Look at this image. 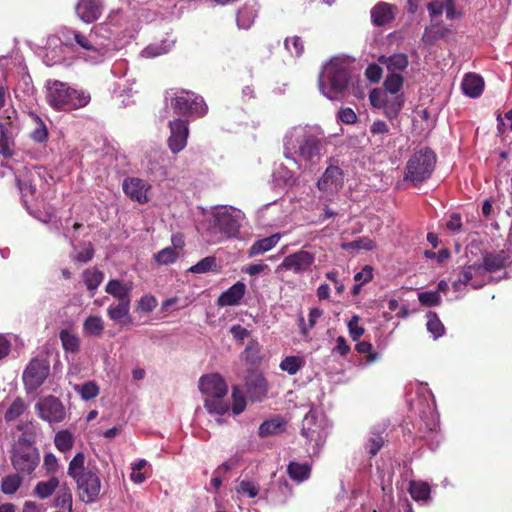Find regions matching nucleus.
<instances>
[{
	"label": "nucleus",
	"instance_id": "obj_1",
	"mask_svg": "<svg viewBox=\"0 0 512 512\" xmlns=\"http://www.w3.org/2000/svg\"><path fill=\"white\" fill-rule=\"evenodd\" d=\"M323 132L318 127H293L284 138V154L299 168L316 165L322 156Z\"/></svg>",
	"mask_w": 512,
	"mask_h": 512
},
{
	"label": "nucleus",
	"instance_id": "obj_2",
	"mask_svg": "<svg viewBox=\"0 0 512 512\" xmlns=\"http://www.w3.org/2000/svg\"><path fill=\"white\" fill-rule=\"evenodd\" d=\"M353 65L349 57H334L323 66L318 85L327 99L336 101L346 95L353 81Z\"/></svg>",
	"mask_w": 512,
	"mask_h": 512
},
{
	"label": "nucleus",
	"instance_id": "obj_3",
	"mask_svg": "<svg viewBox=\"0 0 512 512\" xmlns=\"http://www.w3.org/2000/svg\"><path fill=\"white\" fill-rule=\"evenodd\" d=\"M106 28L102 25L92 29L87 35L71 29H63L60 39L65 45L78 46L83 57L91 63L101 62L111 50L110 40L104 36Z\"/></svg>",
	"mask_w": 512,
	"mask_h": 512
},
{
	"label": "nucleus",
	"instance_id": "obj_4",
	"mask_svg": "<svg viewBox=\"0 0 512 512\" xmlns=\"http://www.w3.org/2000/svg\"><path fill=\"white\" fill-rule=\"evenodd\" d=\"M46 99L57 110H74L86 106L90 95L82 90L70 88L66 83L49 80L46 85Z\"/></svg>",
	"mask_w": 512,
	"mask_h": 512
},
{
	"label": "nucleus",
	"instance_id": "obj_5",
	"mask_svg": "<svg viewBox=\"0 0 512 512\" xmlns=\"http://www.w3.org/2000/svg\"><path fill=\"white\" fill-rule=\"evenodd\" d=\"M199 389L205 396L204 406L211 414L224 415L230 409L225 399L227 385L219 374L204 375L199 380Z\"/></svg>",
	"mask_w": 512,
	"mask_h": 512
},
{
	"label": "nucleus",
	"instance_id": "obj_6",
	"mask_svg": "<svg viewBox=\"0 0 512 512\" xmlns=\"http://www.w3.org/2000/svg\"><path fill=\"white\" fill-rule=\"evenodd\" d=\"M244 213L232 206L216 207L212 212V229L224 238L236 237L239 233Z\"/></svg>",
	"mask_w": 512,
	"mask_h": 512
},
{
	"label": "nucleus",
	"instance_id": "obj_7",
	"mask_svg": "<svg viewBox=\"0 0 512 512\" xmlns=\"http://www.w3.org/2000/svg\"><path fill=\"white\" fill-rule=\"evenodd\" d=\"M436 164V155L429 148H423L414 152L406 165L405 179L419 184L428 179Z\"/></svg>",
	"mask_w": 512,
	"mask_h": 512
},
{
	"label": "nucleus",
	"instance_id": "obj_8",
	"mask_svg": "<svg viewBox=\"0 0 512 512\" xmlns=\"http://www.w3.org/2000/svg\"><path fill=\"white\" fill-rule=\"evenodd\" d=\"M11 462L19 474L29 475L38 466L40 455L37 448L25 436H21L12 450Z\"/></svg>",
	"mask_w": 512,
	"mask_h": 512
},
{
	"label": "nucleus",
	"instance_id": "obj_9",
	"mask_svg": "<svg viewBox=\"0 0 512 512\" xmlns=\"http://www.w3.org/2000/svg\"><path fill=\"white\" fill-rule=\"evenodd\" d=\"M329 429L330 423L327 418L321 413L310 410L303 418L301 434L318 450L324 444Z\"/></svg>",
	"mask_w": 512,
	"mask_h": 512
},
{
	"label": "nucleus",
	"instance_id": "obj_10",
	"mask_svg": "<svg viewBox=\"0 0 512 512\" xmlns=\"http://www.w3.org/2000/svg\"><path fill=\"white\" fill-rule=\"evenodd\" d=\"M50 374L49 362L45 359H32L23 371L22 379L27 393L35 392Z\"/></svg>",
	"mask_w": 512,
	"mask_h": 512
},
{
	"label": "nucleus",
	"instance_id": "obj_11",
	"mask_svg": "<svg viewBox=\"0 0 512 512\" xmlns=\"http://www.w3.org/2000/svg\"><path fill=\"white\" fill-rule=\"evenodd\" d=\"M172 106L176 113L202 117L207 113V105L201 96L191 91H182L172 100Z\"/></svg>",
	"mask_w": 512,
	"mask_h": 512
},
{
	"label": "nucleus",
	"instance_id": "obj_12",
	"mask_svg": "<svg viewBox=\"0 0 512 512\" xmlns=\"http://www.w3.org/2000/svg\"><path fill=\"white\" fill-rule=\"evenodd\" d=\"M35 411L39 418L50 424L60 423L66 417L63 403L52 395L40 398L35 404Z\"/></svg>",
	"mask_w": 512,
	"mask_h": 512
},
{
	"label": "nucleus",
	"instance_id": "obj_13",
	"mask_svg": "<svg viewBox=\"0 0 512 512\" xmlns=\"http://www.w3.org/2000/svg\"><path fill=\"white\" fill-rule=\"evenodd\" d=\"M344 174L340 167L329 165L317 181V188L322 197L330 200L343 187Z\"/></svg>",
	"mask_w": 512,
	"mask_h": 512
},
{
	"label": "nucleus",
	"instance_id": "obj_14",
	"mask_svg": "<svg viewBox=\"0 0 512 512\" xmlns=\"http://www.w3.org/2000/svg\"><path fill=\"white\" fill-rule=\"evenodd\" d=\"M315 262V255L305 249L298 250L287 255L281 264L276 268V272L290 271L294 274H304L311 270Z\"/></svg>",
	"mask_w": 512,
	"mask_h": 512
},
{
	"label": "nucleus",
	"instance_id": "obj_15",
	"mask_svg": "<svg viewBox=\"0 0 512 512\" xmlns=\"http://www.w3.org/2000/svg\"><path fill=\"white\" fill-rule=\"evenodd\" d=\"M79 491V497L84 503H94L101 491V480L92 470L74 478Z\"/></svg>",
	"mask_w": 512,
	"mask_h": 512
},
{
	"label": "nucleus",
	"instance_id": "obj_16",
	"mask_svg": "<svg viewBox=\"0 0 512 512\" xmlns=\"http://www.w3.org/2000/svg\"><path fill=\"white\" fill-rule=\"evenodd\" d=\"M486 283V277L483 268L479 264L464 267L459 273V277L452 283L455 291H460L462 286L470 285L473 289H479Z\"/></svg>",
	"mask_w": 512,
	"mask_h": 512
},
{
	"label": "nucleus",
	"instance_id": "obj_17",
	"mask_svg": "<svg viewBox=\"0 0 512 512\" xmlns=\"http://www.w3.org/2000/svg\"><path fill=\"white\" fill-rule=\"evenodd\" d=\"M170 136L168 138V147L172 153L176 154L182 151L187 145L189 135L188 122L182 119H176L169 122Z\"/></svg>",
	"mask_w": 512,
	"mask_h": 512
},
{
	"label": "nucleus",
	"instance_id": "obj_18",
	"mask_svg": "<svg viewBox=\"0 0 512 512\" xmlns=\"http://www.w3.org/2000/svg\"><path fill=\"white\" fill-rule=\"evenodd\" d=\"M103 8L102 0H79L75 11L80 20L89 24L100 18Z\"/></svg>",
	"mask_w": 512,
	"mask_h": 512
},
{
	"label": "nucleus",
	"instance_id": "obj_19",
	"mask_svg": "<svg viewBox=\"0 0 512 512\" xmlns=\"http://www.w3.org/2000/svg\"><path fill=\"white\" fill-rule=\"evenodd\" d=\"M122 186L124 193L132 200L141 204L148 202L147 192L150 186L146 181L134 177L126 178Z\"/></svg>",
	"mask_w": 512,
	"mask_h": 512
},
{
	"label": "nucleus",
	"instance_id": "obj_20",
	"mask_svg": "<svg viewBox=\"0 0 512 512\" xmlns=\"http://www.w3.org/2000/svg\"><path fill=\"white\" fill-rule=\"evenodd\" d=\"M427 9L432 21H436V18L443 13H445L446 17L450 20L460 15V13L456 11L453 0H433L428 3Z\"/></svg>",
	"mask_w": 512,
	"mask_h": 512
},
{
	"label": "nucleus",
	"instance_id": "obj_21",
	"mask_svg": "<svg viewBox=\"0 0 512 512\" xmlns=\"http://www.w3.org/2000/svg\"><path fill=\"white\" fill-rule=\"evenodd\" d=\"M510 262L511 258L509 253L502 250L497 253H490L485 255L483 263L479 265L481 268H483V273L486 276V273L500 270Z\"/></svg>",
	"mask_w": 512,
	"mask_h": 512
},
{
	"label": "nucleus",
	"instance_id": "obj_22",
	"mask_svg": "<svg viewBox=\"0 0 512 512\" xmlns=\"http://www.w3.org/2000/svg\"><path fill=\"white\" fill-rule=\"evenodd\" d=\"M246 292V286L243 282H237L226 291H224L218 298V306H235L238 305Z\"/></svg>",
	"mask_w": 512,
	"mask_h": 512
},
{
	"label": "nucleus",
	"instance_id": "obj_23",
	"mask_svg": "<svg viewBox=\"0 0 512 512\" xmlns=\"http://www.w3.org/2000/svg\"><path fill=\"white\" fill-rule=\"evenodd\" d=\"M130 306L131 300H120L108 307L107 315L112 321L125 325L131 321Z\"/></svg>",
	"mask_w": 512,
	"mask_h": 512
},
{
	"label": "nucleus",
	"instance_id": "obj_24",
	"mask_svg": "<svg viewBox=\"0 0 512 512\" xmlns=\"http://www.w3.org/2000/svg\"><path fill=\"white\" fill-rule=\"evenodd\" d=\"M461 88L466 96L470 98H478L483 92L484 80L477 74H466L462 81Z\"/></svg>",
	"mask_w": 512,
	"mask_h": 512
},
{
	"label": "nucleus",
	"instance_id": "obj_25",
	"mask_svg": "<svg viewBox=\"0 0 512 512\" xmlns=\"http://www.w3.org/2000/svg\"><path fill=\"white\" fill-rule=\"evenodd\" d=\"M133 290V283H123L117 279L108 281L105 287L106 293L120 300H131V292Z\"/></svg>",
	"mask_w": 512,
	"mask_h": 512
},
{
	"label": "nucleus",
	"instance_id": "obj_26",
	"mask_svg": "<svg viewBox=\"0 0 512 512\" xmlns=\"http://www.w3.org/2000/svg\"><path fill=\"white\" fill-rule=\"evenodd\" d=\"M421 390H423V394L426 393L427 394V411L426 410H423L421 412V417L424 419L425 417L428 418L427 422H426V427L428 430L430 431H433L437 428L438 426V414L436 412V401H435V397L434 395L432 394V392L427 389L425 386L421 387Z\"/></svg>",
	"mask_w": 512,
	"mask_h": 512
},
{
	"label": "nucleus",
	"instance_id": "obj_27",
	"mask_svg": "<svg viewBox=\"0 0 512 512\" xmlns=\"http://www.w3.org/2000/svg\"><path fill=\"white\" fill-rule=\"evenodd\" d=\"M281 237L282 235L280 233H275L269 237L255 241L248 249V256L255 257L270 251L279 243Z\"/></svg>",
	"mask_w": 512,
	"mask_h": 512
},
{
	"label": "nucleus",
	"instance_id": "obj_28",
	"mask_svg": "<svg viewBox=\"0 0 512 512\" xmlns=\"http://www.w3.org/2000/svg\"><path fill=\"white\" fill-rule=\"evenodd\" d=\"M176 40L174 38H166L160 42L151 43L141 51L143 58H155L167 54L174 47Z\"/></svg>",
	"mask_w": 512,
	"mask_h": 512
},
{
	"label": "nucleus",
	"instance_id": "obj_29",
	"mask_svg": "<svg viewBox=\"0 0 512 512\" xmlns=\"http://www.w3.org/2000/svg\"><path fill=\"white\" fill-rule=\"evenodd\" d=\"M247 389L252 401H261L268 391L267 381L262 375H255L248 380Z\"/></svg>",
	"mask_w": 512,
	"mask_h": 512
},
{
	"label": "nucleus",
	"instance_id": "obj_30",
	"mask_svg": "<svg viewBox=\"0 0 512 512\" xmlns=\"http://www.w3.org/2000/svg\"><path fill=\"white\" fill-rule=\"evenodd\" d=\"M371 19L376 26L389 23L394 19L393 6L384 2L378 3L371 10Z\"/></svg>",
	"mask_w": 512,
	"mask_h": 512
},
{
	"label": "nucleus",
	"instance_id": "obj_31",
	"mask_svg": "<svg viewBox=\"0 0 512 512\" xmlns=\"http://www.w3.org/2000/svg\"><path fill=\"white\" fill-rule=\"evenodd\" d=\"M258 8L255 4L252 5H244L237 14V26L240 29H249L257 17Z\"/></svg>",
	"mask_w": 512,
	"mask_h": 512
},
{
	"label": "nucleus",
	"instance_id": "obj_32",
	"mask_svg": "<svg viewBox=\"0 0 512 512\" xmlns=\"http://www.w3.org/2000/svg\"><path fill=\"white\" fill-rule=\"evenodd\" d=\"M379 62L386 65L390 73L400 74L408 66V58L405 54H395L389 57L381 56Z\"/></svg>",
	"mask_w": 512,
	"mask_h": 512
},
{
	"label": "nucleus",
	"instance_id": "obj_33",
	"mask_svg": "<svg viewBox=\"0 0 512 512\" xmlns=\"http://www.w3.org/2000/svg\"><path fill=\"white\" fill-rule=\"evenodd\" d=\"M59 338L65 353L76 354L80 350V338L67 329H62Z\"/></svg>",
	"mask_w": 512,
	"mask_h": 512
},
{
	"label": "nucleus",
	"instance_id": "obj_34",
	"mask_svg": "<svg viewBox=\"0 0 512 512\" xmlns=\"http://www.w3.org/2000/svg\"><path fill=\"white\" fill-rule=\"evenodd\" d=\"M104 330V321L100 316L90 315L83 322V332L88 336H100Z\"/></svg>",
	"mask_w": 512,
	"mask_h": 512
},
{
	"label": "nucleus",
	"instance_id": "obj_35",
	"mask_svg": "<svg viewBox=\"0 0 512 512\" xmlns=\"http://www.w3.org/2000/svg\"><path fill=\"white\" fill-rule=\"evenodd\" d=\"M59 486V480L57 477H51L47 481H40L34 488V494L40 499H46L50 497Z\"/></svg>",
	"mask_w": 512,
	"mask_h": 512
},
{
	"label": "nucleus",
	"instance_id": "obj_36",
	"mask_svg": "<svg viewBox=\"0 0 512 512\" xmlns=\"http://www.w3.org/2000/svg\"><path fill=\"white\" fill-rule=\"evenodd\" d=\"M305 366V360L300 356H286L279 365V368L289 375L297 374Z\"/></svg>",
	"mask_w": 512,
	"mask_h": 512
},
{
	"label": "nucleus",
	"instance_id": "obj_37",
	"mask_svg": "<svg viewBox=\"0 0 512 512\" xmlns=\"http://www.w3.org/2000/svg\"><path fill=\"white\" fill-rule=\"evenodd\" d=\"M30 117L34 124V128L30 133V137L34 141L39 143L46 141L48 138V131L46 125L37 114L31 113Z\"/></svg>",
	"mask_w": 512,
	"mask_h": 512
},
{
	"label": "nucleus",
	"instance_id": "obj_38",
	"mask_svg": "<svg viewBox=\"0 0 512 512\" xmlns=\"http://www.w3.org/2000/svg\"><path fill=\"white\" fill-rule=\"evenodd\" d=\"M310 466L306 463L291 462L288 465L287 472L291 479L301 482L310 475Z\"/></svg>",
	"mask_w": 512,
	"mask_h": 512
},
{
	"label": "nucleus",
	"instance_id": "obj_39",
	"mask_svg": "<svg viewBox=\"0 0 512 512\" xmlns=\"http://www.w3.org/2000/svg\"><path fill=\"white\" fill-rule=\"evenodd\" d=\"M409 492L415 501H427L430 496V487L425 482H410Z\"/></svg>",
	"mask_w": 512,
	"mask_h": 512
},
{
	"label": "nucleus",
	"instance_id": "obj_40",
	"mask_svg": "<svg viewBox=\"0 0 512 512\" xmlns=\"http://www.w3.org/2000/svg\"><path fill=\"white\" fill-rule=\"evenodd\" d=\"M103 273L95 268L87 269L83 272V280L88 290L94 292L97 290L103 280Z\"/></svg>",
	"mask_w": 512,
	"mask_h": 512
},
{
	"label": "nucleus",
	"instance_id": "obj_41",
	"mask_svg": "<svg viewBox=\"0 0 512 512\" xmlns=\"http://www.w3.org/2000/svg\"><path fill=\"white\" fill-rule=\"evenodd\" d=\"M55 506L67 509L68 512H72V493L71 490L66 486H60L55 497Z\"/></svg>",
	"mask_w": 512,
	"mask_h": 512
},
{
	"label": "nucleus",
	"instance_id": "obj_42",
	"mask_svg": "<svg viewBox=\"0 0 512 512\" xmlns=\"http://www.w3.org/2000/svg\"><path fill=\"white\" fill-rule=\"evenodd\" d=\"M54 443L61 452H67L72 449L74 437L68 430H62L56 433Z\"/></svg>",
	"mask_w": 512,
	"mask_h": 512
},
{
	"label": "nucleus",
	"instance_id": "obj_43",
	"mask_svg": "<svg viewBox=\"0 0 512 512\" xmlns=\"http://www.w3.org/2000/svg\"><path fill=\"white\" fill-rule=\"evenodd\" d=\"M84 463L85 455L82 452L77 453L69 463L68 475L74 479L82 473L90 471L89 469H85Z\"/></svg>",
	"mask_w": 512,
	"mask_h": 512
},
{
	"label": "nucleus",
	"instance_id": "obj_44",
	"mask_svg": "<svg viewBox=\"0 0 512 512\" xmlns=\"http://www.w3.org/2000/svg\"><path fill=\"white\" fill-rule=\"evenodd\" d=\"M217 267L216 258L208 256L191 266L188 271L194 274H204L207 272L215 271Z\"/></svg>",
	"mask_w": 512,
	"mask_h": 512
},
{
	"label": "nucleus",
	"instance_id": "obj_45",
	"mask_svg": "<svg viewBox=\"0 0 512 512\" xmlns=\"http://www.w3.org/2000/svg\"><path fill=\"white\" fill-rule=\"evenodd\" d=\"M402 86L403 77L398 73H390L384 81L385 93L390 95L398 94Z\"/></svg>",
	"mask_w": 512,
	"mask_h": 512
},
{
	"label": "nucleus",
	"instance_id": "obj_46",
	"mask_svg": "<svg viewBox=\"0 0 512 512\" xmlns=\"http://www.w3.org/2000/svg\"><path fill=\"white\" fill-rule=\"evenodd\" d=\"M26 408L27 407H26L24 400L21 398H16L11 403V405L9 406L7 411L5 412V414H4L5 420L6 421L16 420L18 417H20L24 413Z\"/></svg>",
	"mask_w": 512,
	"mask_h": 512
},
{
	"label": "nucleus",
	"instance_id": "obj_47",
	"mask_svg": "<svg viewBox=\"0 0 512 512\" xmlns=\"http://www.w3.org/2000/svg\"><path fill=\"white\" fill-rule=\"evenodd\" d=\"M283 421L281 419H271L263 422L259 427L260 436L275 435L282 431Z\"/></svg>",
	"mask_w": 512,
	"mask_h": 512
},
{
	"label": "nucleus",
	"instance_id": "obj_48",
	"mask_svg": "<svg viewBox=\"0 0 512 512\" xmlns=\"http://www.w3.org/2000/svg\"><path fill=\"white\" fill-rule=\"evenodd\" d=\"M22 483V477L18 474L8 475L1 482V489L4 494H14Z\"/></svg>",
	"mask_w": 512,
	"mask_h": 512
},
{
	"label": "nucleus",
	"instance_id": "obj_49",
	"mask_svg": "<svg viewBox=\"0 0 512 512\" xmlns=\"http://www.w3.org/2000/svg\"><path fill=\"white\" fill-rule=\"evenodd\" d=\"M388 95H389L388 103L386 104L384 110H385V114L388 117L393 118V117L397 116V114L401 110L403 103H404V99H403L402 95H399V94H395V95L388 94Z\"/></svg>",
	"mask_w": 512,
	"mask_h": 512
},
{
	"label": "nucleus",
	"instance_id": "obj_50",
	"mask_svg": "<svg viewBox=\"0 0 512 512\" xmlns=\"http://www.w3.org/2000/svg\"><path fill=\"white\" fill-rule=\"evenodd\" d=\"M374 248L375 242L368 237H361L342 244V249L344 250H373Z\"/></svg>",
	"mask_w": 512,
	"mask_h": 512
},
{
	"label": "nucleus",
	"instance_id": "obj_51",
	"mask_svg": "<svg viewBox=\"0 0 512 512\" xmlns=\"http://www.w3.org/2000/svg\"><path fill=\"white\" fill-rule=\"evenodd\" d=\"M427 329L434 338H439L444 334V326L434 312L427 314Z\"/></svg>",
	"mask_w": 512,
	"mask_h": 512
},
{
	"label": "nucleus",
	"instance_id": "obj_52",
	"mask_svg": "<svg viewBox=\"0 0 512 512\" xmlns=\"http://www.w3.org/2000/svg\"><path fill=\"white\" fill-rule=\"evenodd\" d=\"M178 258V253L174 248L166 247L154 255L155 261L160 265L174 263Z\"/></svg>",
	"mask_w": 512,
	"mask_h": 512
},
{
	"label": "nucleus",
	"instance_id": "obj_53",
	"mask_svg": "<svg viewBox=\"0 0 512 512\" xmlns=\"http://www.w3.org/2000/svg\"><path fill=\"white\" fill-rule=\"evenodd\" d=\"M75 391H77L84 400H91L99 394L98 386L92 381L86 382L83 385H76Z\"/></svg>",
	"mask_w": 512,
	"mask_h": 512
},
{
	"label": "nucleus",
	"instance_id": "obj_54",
	"mask_svg": "<svg viewBox=\"0 0 512 512\" xmlns=\"http://www.w3.org/2000/svg\"><path fill=\"white\" fill-rule=\"evenodd\" d=\"M284 45H285L286 50L292 56H295V57L301 56L304 51L303 41L298 36L286 38Z\"/></svg>",
	"mask_w": 512,
	"mask_h": 512
},
{
	"label": "nucleus",
	"instance_id": "obj_55",
	"mask_svg": "<svg viewBox=\"0 0 512 512\" xmlns=\"http://www.w3.org/2000/svg\"><path fill=\"white\" fill-rule=\"evenodd\" d=\"M157 306V299L151 295V294H146V295H143L138 303H137V307H136V310L138 312H142V313H150L152 312Z\"/></svg>",
	"mask_w": 512,
	"mask_h": 512
},
{
	"label": "nucleus",
	"instance_id": "obj_56",
	"mask_svg": "<svg viewBox=\"0 0 512 512\" xmlns=\"http://www.w3.org/2000/svg\"><path fill=\"white\" fill-rule=\"evenodd\" d=\"M232 412L235 415H239L242 413L246 408V399L244 397V394L242 391L238 388H233L232 391Z\"/></svg>",
	"mask_w": 512,
	"mask_h": 512
},
{
	"label": "nucleus",
	"instance_id": "obj_57",
	"mask_svg": "<svg viewBox=\"0 0 512 512\" xmlns=\"http://www.w3.org/2000/svg\"><path fill=\"white\" fill-rule=\"evenodd\" d=\"M418 299L422 305L432 307L441 303V296L438 291H425L418 294Z\"/></svg>",
	"mask_w": 512,
	"mask_h": 512
},
{
	"label": "nucleus",
	"instance_id": "obj_58",
	"mask_svg": "<svg viewBox=\"0 0 512 512\" xmlns=\"http://www.w3.org/2000/svg\"><path fill=\"white\" fill-rule=\"evenodd\" d=\"M360 317L353 315L347 323L349 335L352 340L357 341L365 333V329L359 325Z\"/></svg>",
	"mask_w": 512,
	"mask_h": 512
},
{
	"label": "nucleus",
	"instance_id": "obj_59",
	"mask_svg": "<svg viewBox=\"0 0 512 512\" xmlns=\"http://www.w3.org/2000/svg\"><path fill=\"white\" fill-rule=\"evenodd\" d=\"M237 492L239 494L247 495L249 498H254L259 493V487L251 481L243 480L239 483Z\"/></svg>",
	"mask_w": 512,
	"mask_h": 512
},
{
	"label": "nucleus",
	"instance_id": "obj_60",
	"mask_svg": "<svg viewBox=\"0 0 512 512\" xmlns=\"http://www.w3.org/2000/svg\"><path fill=\"white\" fill-rule=\"evenodd\" d=\"M388 94L379 90H373L370 93V102L374 107L384 108L388 103Z\"/></svg>",
	"mask_w": 512,
	"mask_h": 512
},
{
	"label": "nucleus",
	"instance_id": "obj_61",
	"mask_svg": "<svg viewBox=\"0 0 512 512\" xmlns=\"http://www.w3.org/2000/svg\"><path fill=\"white\" fill-rule=\"evenodd\" d=\"M384 439L380 434H375L368 439L367 449L371 456H375L383 445Z\"/></svg>",
	"mask_w": 512,
	"mask_h": 512
},
{
	"label": "nucleus",
	"instance_id": "obj_62",
	"mask_svg": "<svg viewBox=\"0 0 512 512\" xmlns=\"http://www.w3.org/2000/svg\"><path fill=\"white\" fill-rule=\"evenodd\" d=\"M373 279V268L370 265H365L361 271L354 275V280L361 284H366Z\"/></svg>",
	"mask_w": 512,
	"mask_h": 512
},
{
	"label": "nucleus",
	"instance_id": "obj_63",
	"mask_svg": "<svg viewBox=\"0 0 512 512\" xmlns=\"http://www.w3.org/2000/svg\"><path fill=\"white\" fill-rule=\"evenodd\" d=\"M94 249L90 243H87L83 246L82 250L78 252L74 260L82 263H86L90 261L93 257Z\"/></svg>",
	"mask_w": 512,
	"mask_h": 512
},
{
	"label": "nucleus",
	"instance_id": "obj_64",
	"mask_svg": "<svg viewBox=\"0 0 512 512\" xmlns=\"http://www.w3.org/2000/svg\"><path fill=\"white\" fill-rule=\"evenodd\" d=\"M243 271L250 276H255V275H258L261 273L269 272L270 268L267 264H264V263H253V264L247 265L243 269Z\"/></svg>",
	"mask_w": 512,
	"mask_h": 512
}]
</instances>
